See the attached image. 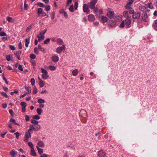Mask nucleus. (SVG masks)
Returning <instances> with one entry per match:
<instances>
[{
	"label": "nucleus",
	"mask_w": 157,
	"mask_h": 157,
	"mask_svg": "<svg viewBox=\"0 0 157 157\" xmlns=\"http://www.w3.org/2000/svg\"><path fill=\"white\" fill-rule=\"evenodd\" d=\"M52 59L53 62L56 63L59 61V57L58 56H54L52 57Z\"/></svg>",
	"instance_id": "ddd939ff"
},
{
	"label": "nucleus",
	"mask_w": 157,
	"mask_h": 157,
	"mask_svg": "<svg viewBox=\"0 0 157 157\" xmlns=\"http://www.w3.org/2000/svg\"><path fill=\"white\" fill-rule=\"evenodd\" d=\"M31 129H29L28 130L27 132H26L25 134V141L26 142L28 141V139L31 137Z\"/></svg>",
	"instance_id": "7ed1b4c3"
},
{
	"label": "nucleus",
	"mask_w": 157,
	"mask_h": 157,
	"mask_svg": "<svg viewBox=\"0 0 157 157\" xmlns=\"http://www.w3.org/2000/svg\"><path fill=\"white\" fill-rule=\"evenodd\" d=\"M30 36H29L28 38H26L25 40V45L26 47H28L29 46V44L30 42Z\"/></svg>",
	"instance_id": "dca6fc26"
},
{
	"label": "nucleus",
	"mask_w": 157,
	"mask_h": 157,
	"mask_svg": "<svg viewBox=\"0 0 157 157\" xmlns=\"http://www.w3.org/2000/svg\"><path fill=\"white\" fill-rule=\"evenodd\" d=\"M95 19L94 16L92 14H90L88 15V20L90 21H93Z\"/></svg>",
	"instance_id": "4468645a"
},
{
	"label": "nucleus",
	"mask_w": 157,
	"mask_h": 157,
	"mask_svg": "<svg viewBox=\"0 0 157 157\" xmlns=\"http://www.w3.org/2000/svg\"><path fill=\"white\" fill-rule=\"evenodd\" d=\"M108 12L107 13V16L109 17L110 18H112L114 15V12L111 10L109 8L108 9Z\"/></svg>",
	"instance_id": "6e6552de"
},
{
	"label": "nucleus",
	"mask_w": 157,
	"mask_h": 157,
	"mask_svg": "<svg viewBox=\"0 0 157 157\" xmlns=\"http://www.w3.org/2000/svg\"><path fill=\"white\" fill-rule=\"evenodd\" d=\"M10 122H12L13 123H14L15 124L19 126V124L16 122V121L13 118H12L10 120Z\"/></svg>",
	"instance_id": "473e14b6"
},
{
	"label": "nucleus",
	"mask_w": 157,
	"mask_h": 157,
	"mask_svg": "<svg viewBox=\"0 0 157 157\" xmlns=\"http://www.w3.org/2000/svg\"><path fill=\"white\" fill-rule=\"evenodd\" d=\"M131 4L128 3L125 6V8L127 9H130L131 8Z\"/></svg>",
	"instance_id": "37998d69"
},
{
	"label": "nucleus",
	"mask_w": 157,
	"mask_h": 157,
	"mask_svg": "<svg viewBox=\"0 0 157 157\" xmlns=\"http://www.w3.org/2000/svg\"><path fill=\"white\" fill-rule=\"evenodd\" d=\"M37 37L38 38L39 42H41V41L44 39L45 37L44 35L40 36V35H38L37 36Z\"/></svg>",
	"instance_id": "a211bd4d"
},
{
	"label": "nucleus",
	"mask_w": 157,
	"mask_h": 157,
	"mask_svg": "<svg viewBox=\"0 0 157 157\" xmlns=\"http://www.w3.org/2000/svg\"><path fill=\"white\" fill-rule=\"evenodd\" d=\"M148 7L151 9L153 8V6L152 5V3H150L148 4Z\"/></svg>",
	"instance_id": "bf43d9fd"
},
{
	"label": "nucleus",
	"mask_w": 157,
	"mask_h": 157,
	"mask_svg": "<svg viewBox=\"0 0 157 157\" xmlns=\"http://www.w3.org/2000/svg\"><path fill=\"white\" fill-rule=\"evenodd\" d=\"M95 135L96 136H97L98 135V139L99 140L101 139V137H100V136H101V135L100 132H98V133L97 134H95Z\"/></svg>",
	"instance_id": "6e6d98bb"
},
{
	"label": "nucleus",
	"mask_w": 157,
	"mask_h": 157,
	"mask_svg": "<svg viewBox=\"0 0 157 157\" xmlns=\"http://www.w3.org/2000/svg\"><path fill=\"white\" fill-rule=\"evenodd\" d=\"M106 155L105 152L103 150H100L98 152V155L99 157H105Z\"/></svg>",
	"instance_id": "f8f14e48"
},
{
	"label": "nucleus",
	"mask_w": 157,
	"mask_h": 157,
	"mask_svg": "<svg viewBox=\"0 0 157 157\" xmlns=\"http://www.w3.org/2000/svg\"><path fill=\"white\" fill-rule=\"evenodd\" d=\"M139 8L140 10L143 12H146L148 10L147 9L143 6H140L139 7Z\"/></svg>",
	"instance_id": "aec40b11"
},
{
	"label": "nucleus",
	"mask_w": 157,
	"mask_h": 157,
	"mask_svg": "<svg viewBox=\"0 0 157 157\" xmlns=\"http://www.w3.org/2000/svg\"><path fill=\"white\" fill-rule=\"evenodd\" d=\"M115 21H119L121 20V16L119 15L116 16L114 17Z\"/></svg>",
	"instance_id": "a878e982"
},
{
	"label": "nucleus",
	"mask_w": 157,
	"mask_h": 157,
	"mask_svg": "<svg viewBox=\"0 0 157 157\" xmlns=\"http://www.w3.org/2000/svg\"><path fill=\"white\" fill-rule=\"evenodd\" d=\"M42 111V109L40 108H38L37 109V112L39 115H41Z\"/></svg>",
	"instance_id": "c756f323"
},
{
	"label": "nucleus",
	"mask_w": 157,
	"mask_h": 157,
	"mask_svg": "<svg viewBox=\"0 0 157 157\" xmlns=\"http://www.w3.org/2000/svg\"><path fill=\"white\" fill-rule=\"evenodd\" d=\"M30 57L31 59H34L36 58V56L34 54H31L30 55Z\"/></svg>",
	"instance_id": "de8ad7c7"
},
{
	"label": "nucleus",
	"mask_w": 157,
	"mask_h": 157,
	"mask_svg": "<svg viewBox=\"0 0 157 157\" xmlns=\"http://www.w3.org/2000/svg\"><path fill=\"white\" fill-rule=\"evenodd\" d=\"M78 3L75 2V10H77L78 7Z\"/></svg>",
	"instance_id": "052dcab7"
},
{
	"label": "nucleus",
	"mask_w": 157,
	"mask_h": 157,
	"mask_svg": "<svg viewBox=\"0 0 157 157\" xmlns=\"http://www.w3.org/2000/svg\"><path fill=\"white\" fill-rule=\"evenodd\" d=\"M42 72L43 73L42 75V77L44 79H46L48 77V72L45 69L42 68H41Z\"/></svg>",
	"instance_id": "20e7f679"
},
{
	"label": "nucleus",
	"mask_w": 157,
	"mask_h": 157,
	"mask_svg": "<svg viewBox=\"0 0 157 157\" xmlns=\"http://www.w3.org/2000/svg\"><path fill=\"white\" fill-rule=\"evenodd\" d=\"M28 145L29 147H30L31 148H33V144L32 143H31V142H29L28 143Z\"/></svg>",
	"instance_id": "4d7b16f0"
},
{
	"label": "nucleus",
	"mask_w": 157,
	"mask_h": 157,
	"mask_svg": "<svg viewBox=\"0 0 157 157\" xmlns=\"http://www.w3.org/2000/svg\"><path fill=\"white\" fill-rule=\"evenodd\" d=\"M31 82L32 86H33L35 84V80L34 78H31Z\"/></svg>",
	"instance_id": "5fc2aeb1"
},
{
	"label": "nucleus",
	"mask_w": 157,
	"mask_h": 157,
	"mask_svg": "<svg viewBox=\"0 0 157 157\" xmlns=\"http://www.w3.org/2000/svg\"><path fill=\"white\" fill-rule=\"evenodd\" d=\"M83 11L84 12L86 13L87 14L90 13V11L87 4H85L83 6Z\"/></svg>",
	"instance_id": "9d476101"
},
{
	"label": "nucleus",
	"mask_w": 157,
	"mask_h": 157,
	"mask_svg": "<svg viewBox=\"0 0 157 157\" xmlns=\"http://www.w3.org/2000/svg\"><path fill=\"white\" fill-rule=\"evenodd\" d=\"M36 148L40 154L41 155L43 153V149L39 148L38 146H36Z\"/></svg>",
	"instance_id": "bb28decb"
},
{
	"label": "nucleus",
	"mask_w": 157,
	"mask_h": 157,
	"mask_svg": "<svg viewBox=\"0 0 157 157\" xmlns=\"http://www.w3.org/2000/svg\"><path fill=\"white\" fill-rule=\"evenodd\" d=\"M38 47L39 49L42 52H44L45 51V49L42 47L41 46L40 44H39L38 45Z\"/></svg>",
	"instance_id": "7c9ffc66"
},
{
	"label": "nucleus",
	"mask_w": 157,
	"mask_h": 157,
	"mask_svg": "<svg viewBox=\"0 0 157 157\" xmlns=\"http://www.w3.org/2000/svg\"><path fill=\"white\" fill-rule=\"evenodd\" d=\"M45 7L46 10L47 11H49L50 10L51 7H50V6H46Z\"/></svg>",
	"instance_id": "13d9d810"
},
{
	"label": "nucleus",
	"mask_w": 157,
	"mask_h": 157,
	"mask_svg": "<svg viewBox=\"0 0 157 157\" xmlns=\"http://www.w3.org/2000/svg\"><path fill=\"white\" fill-rule=\"evenodd\" d=\"M18 47L20 49H21L22 48V44H21V41L19 43V44Z\"/></svg>",
	"instance_id": "338daca9"
},
{
	"label": "nucleus",
	"mask_w": 157,
	"mask_h": 157,
	"mask_svg": "<svg viewBox=\"0 0 157 157\" xmlns=\"http://www.w3.org/2000/svg\"><path fill=\"white\" fill-rule=\"evenodd\" d=\"M20 105L21 106H22V107H26V103L24 102H21Z\"/></svg>",
	"instance_id": "c03bdc74"
},
{
	"label": "nucleus",
	"mask_w": 157,
	"mask_h": 157,
	"mask_svg": "<svg viewBox=\"0 0 157 157\" xmlns=\"http://www.w3.org/2000/svg\"><path fill=\"white\" fill-rule=\"evenodd\" d=\"M12 55H7L6 57V58L8 61H10L11 60V58H12Z\"/></svg>",
	"instance_id": "cd10ccee"
},
{
	"label": "nucleus",
	"mask_w": 157,
	"mask_h": 157,
	"mask_svg": "<svg viewBox=\"0 0 157 157\" xmlns=\"http://www.w3.org/2000/svg\"><path fill=\"white\" fill-rule=\"evenodd\" d=\"M49 69L52 71H54L56 69V67L52 65L50 66L49 67Z\"/></svg>",
	"instance_id": "c9c22d12"
},
{
	"label": "nucleus",
	"mask_w": 157,
	"mask_h": 157,
	"mask_svg": "<svg viewBox=\"0 0 157 157\" xmlns=\"http://www.w3.org/2000/svg\"><path fill=\"white\" fill-rule=\"evenodd\" d=\"M10 49L12 50H15V48L14 46L12 45H11L10 46Z\"/></svg>",
	"instance_id": "0e129e2a"
},
{
	"label": "nucleus",
	"mask_w": 157,
	"mask_h": 157,
	"mask_svg": "<svg viewBox=\"0 0 157 157\" xmlns=\"http://www.w3.org/2000/svg\"><path fill=\"white\" fill-rule=\"evenodd\" d=\"M33 118L34 119L39 120L40 118V117L37 115H36L34 116H33Z\"/></svg>",
	"instance_id": "f704fd0d"
},
{
	"label": "nucleus",
	"mask_w": 157,
	"mask_h": 157,
	"mask_svg": "<svg viewBox=\"0 0 157 157\" xmlns=\"http://www.w3.org/2000/svg\"><path fill=\"white\" fill-rule=\"evenodd\" d=\"M18 69L21 71H23V69L22 67V66L21 65H19L18 66Z\"/></svg>",
	"instance_id": "e2e57ef3"
},
{
	"label": "nucleus",
	"mask_w": 157,
	"mask_h": 157,
	"mask_svg": "<svg viewBox=\"0 0 157 157\" xmlns=\"http://www.w3.org/2000/svg\"><path fill=\"white\" fill-rule=\"evenodd\" d=\"M63 14H64V17L66 18H68V15L67 14V13L66 12H64V13H63Z\"/></svg>",
	"instance_id": "774afa93"
},
{
	"label": "nucleus",
	"mask_w": 157,
	"mask_h": 157,
	"mask_svg": "<svg viewBox=\"0 0 157 157\" xmlns=\"http://www.w3.org/2000/svg\"><path fill=\"white\" fill-rule=\"evenodd\" d=\"M31 122L32 123L34 124H38V121H36L35 119H33L31 120Z\"/></svg>",
	"instance_id": "c85d7f7f"
},
{
	"label": "nucleus",
	"mask_w": 157,
	"mask_h": 157,
	"mask_svg": "<svg viewBox=\"0 0 157 157\" xmlns=\"http://www.w3.org/2000/svg\"><path fill=\"white\" fill-rule=\"evenodd\" d=\"M31 155L33 156H36V154L35 151L34 149V148H32L31 150Z\"/></svg>",
	"instance_id": "b1692460"
},
{
	"label": "nucleus",
	"mask_w": 157,
	"mask_h": 157,
	"mask_svg": "<svg viewBox=\"0 0 157 157\" xmlns=\"http://www.w3.org/2000/svg\"><path fill=\"white\" fill-rule=\"evenodd\" d=\"M66 49V47L64 45H63L61 47H59L56 48V52L58 54L60 53L62 51L65 50Z\"/></svg>",
	"instance_id": "39448f33"
},
{
	"label": "nucleus",
	"mask_w": 157,
	"mask_h": 157,
	"mask_svg": "<svg viewBox=\"0 0 157 157\" xmlns=\"http://www.w3.org/2000/svg\"><path fill=\"white\" fill-rule=\"evenodd\" d=\"M142 20L146 22H148L149 20V18L147 13H146L144 12L142 14Z\"/></svg>",
	"instance_id": "f03ea898"
},
{
	"label": "nucleus",
	"mask_w": 157,
	"mask_h": 157,
	"mask_svg": "<svg viewBox=\"0 0 157 157\" xmlns=\"http://www.w3.org/2000/svg\"><path fill=\"white\" fill-rule=\"evenodd\" d=\"M97 0H92L89 4L90 8L91 9H94L95 8V5L97 3Z\"/></svg>",
	"instance_id": "0eeeda50"
},
{
	"label": "nucleus",
	"mask_w": 157,
	"mask_h": 157,
	"mask_svg": "<svg viewBox=\"0 0 157 157\" xmlns=\"http://www.w3.org/2000/svg\"><path fill=\"white\" fill-rule=\"evenodd\" d=\"M50 41V39L49 38H47L44 41V44H48L49 43Z\"/></svg>",
	"instance_id": "72a5a7b5"
},
{
	"label": "nucleus",
	"mask_w": 157,
	"mask_h": 157,
	"mask_svg": "<svg viewBox=\"0 0 157 157\" xmlns=\"http://www.w3.org/2000/svg\"><path fill=\"white\" fill-rule=\"evenodd\" d=\"M14 134L15 135L16 137L18 139L19 136V133L18 132H17L15 133Z\"/></svg>",
	"instance_id": "680f3d73"
},
{
	"label": "nucleus",
	"mask_w": 157,
	"mask_h": 157,
	"mask_svg": "<svg viewBox=\"0 0 157 157\" xmlns=\"http://www.w3.org/2000/svg\"><path fill=\"white\" fill-rule=\"evenodd\" d=\"M10 154L11 155L12 157H14L15 155L16 154V152L14 151H12L10 152Z\"/></svg>",
	"instance_id": "4c0bfd02"
},
{
	"label": "nucleus",
	"mask_w": 157,
	"mask_h": 157,
	"mask_svg": "<svg viewBox=\"0 0 157 157\" xmlns=\"http://www.w3.org/2000/svg\"><path fill=\"white\" fill-rule=\"evenodd\" d=\"M101 20L103 23H105L108 21V18L105 16H102L101 17Z\"/></svg>",
	"instance_id": "f3484780"
},
{
	"label": "nucleus",
	"mask_w": 157,
	"mask_h": 157,
	"mask_svg": "<svg viewBox=\"0 0 157 157\" xmlns=\"http://www.w3.org/2000/svg\"><path fill=\"white\" fill-rule=\"evenodd\" d=\"M78 72V70L77 69H76L73 71L72 74L74 76H76L77 75Z\"/></svg>",
	"instance_id": "393cba45"
},
{
	"label": "nucleus",
	"mask_w": 157,
	"mask_h": 157,
	"mask_svg": "<svg viewBox=\"0 0 157 157\" xmlns=\"http://www.w3.org/2000/svg\"><path fill=\"white\" fill-rule=\"evenodd\" d=\"M37 13L38 14L37 17H38L43 13H45V12L43 11V9L41 8H39L37 11Z\"/></svg>",
	"instance_id": "9b49d317"
},
{
	"label": "nucleus",
	"mask_w": 157,
	"mask_h": 157,
	"mask_svg": "<svg viewBox=\"0 0 157 157\" xmlns=\"http://www.w3.org/2000/svg\"><path fill=\"white\" fill-rule=\"evenodd\" d=\"M36 4L40 7L43 8L45 7L44 5L41 2H38Z\"/></svg>",
	"instance_id": "e433bc0d"
},
{
	"label": "nucleus",
	"mask_w": 157,
	"mask_h": 157,
	"mask_svg": "<svg viewBox=\"0 0 157 157\" xmlns=\"http://www.w3.org/2000/svg\"><path fill=\"white\" fill-rule=\"evenodd\" d=\"M7 20L9 22H12L13 21V18L10 17H8L7 18Z\"/></svg>",
	"instance_id": "09e8293b"
},
{
	"label": "nucleus",
	"mask_w": 157,
	"mask_h": 157,
	"mask_svg": "<svg viewBox=\"0 0 157 157\" xmlns=\"http://www.w3.org/2000/svg\"><path fill=\"white\" fill-rule=\"evenodd\" d=\"M69 10L71 12H73L74 11V6L73 5H71L70 7L69 8Z\"/></svg>",
	"instance_id": "8fccbe9b"
},
{
	"label": "nucleus",
	"mask_w": 157,
	"mask_h": 157,
	"mask_svg": "<svg viewBox=\"0 0 157 157\" xmlns=\"http://www.w3.org/2000/svg\"><path fill=\"white\" fill-rule=\"evenodd\" d=\"M124 21H123L120 25V27L121 28H123L124 27L125 25Z\"/></svg>",
	"instance_id": "79ce46f5"
},
{
	"label": "nucleus",
	"mask_w": 157,
	"mask_h": 157,
	"mask_svg": "<svg viewBox=\"0 0 157 157\" xmlns=\"http://www.w3.org/2000/svg\"><path fill=\"white\" fill-rule=\"evenodd\" d=\"M37 145L38 147H44V143L41 141H40L38 142Z\"/></svg>",
	"instance_id": "6ab92c4d"
},
{
	"label": "nucleus",
	"mask_w": 157,
	"mask_h": 157,
	"mask_svg": "<svg viewBox=\"0 0 157 157\" xmlns=\"http://www.w3.org/2000/svg\"><path fill=\"white\" fill-rule=\"evenodd\" d=\"M152 27L155 30L157 31V20L154 21L153 23Z\"/></svg>",
	"instance_id": "412c9836"
},
{
	"label": "nucleus",
	"mask_w": 157,
	"mask_h": 157,
	"mask_svg": "<svg viewBox=\"0 0 157 157\" xmlns=\"http://www.w3.org/2000/svg\"><path fill=\"white\" fill-rule=\"evenodd\" d=\"M34 52L36 54H38L39 52L38 51V48L37 47H35L34 49Z\"/></svg>",
	"instance_id": "3c124183"
},
{
	"label": "nucleus",
	"mask_w": 157,
	"mask_h": 157,
	"mask_svg": "<svg viewBox=\"0 0 157 157\" xmlns=\"http://www.w3.org/2000/svg\"><path fill=\"white\" fill-rule=\"evenodd\" d=\"M123 15L125 17H126L128 18H129V12L128 11H124L123 12Z\"/></svg>",
	"instance_id": "4be33fe9"
},
{
	"label": "nucleus",
	"mask_w": 157,
	"mask_h": 157,
	"mask_svg": "<svg viewBox=\"0 0 157 157\" xmlns=\"http://www.w3.org/2000/svg\"><path fill=\"white\" fill-rule=\"evenodd\" d=\"M25 89H26L27 90L28 92V93L29 94L31 92L32 89L30 87H25Z\"/></svg>",
	"instance_id": "a19ab883"
},
{
	"label": "nucleus",
	"mask_w": 157,
	"mask_h": 157,
	"mask_svg": "<svg viewBox=\"0 0 157 157\" xmlns=\"http://www.w3.org/2000/svg\"><path fill=\"white\" fill-rule=\"evenodd\" d=\"M37 102L39 104H43L45 102L44 100L41 98L38 99Z\"/></svg>",
	"instance_id": "2f4dec72"
},
{
	"label": "nucleus",
	"mask_w": 157,
	"mask_h": 157,
	"mask_svg": "<svg viewBox=\"0 0 157 157\" xmlns=\"http://www.w3.org/2000/svg\"><path fill=\"white\" fill-rule=\"evenodd\" d=\"M32 27V25H31L30 26H28L26 29V32H29L30 29H31V28Z\"/></svg>",
	"instance_id": "864d4df0"
},
{
	"label": "nucleus",
	"mask_w": 157,
	"mask_h": 157,
	"mask_svg": "<svg viewBox=\"0 0 157 157\" xmlns=\"http://www.w3.org/2000/svg\"><path fill=\"white\" fill-rule=\"evenodd\" d=\"M37 88L35 86H34L33 90V94H35L37 93Z\"/></svg>",
	"instance_id": "ea45409f"
},
{
	"label": "nucleus",
	"mask_w": 157,
	"mask_h": 157,
	"mask_svg": "<svg viewBox=\"0 0 157 157\" xmlns=\"http://www.w3.org/2000/svg\"><path fill=\"white\" fill-rule=\"evenodd\" d=\"M39 82V85H40V86L41 87H43L44 86V83L43 80H41V81H40Z\"/></svg>",
	"instance_id": "58836bf2"
},
{
	"label": "nucleus",
	"mask_w": 157,
	"mask_h": 157,
	"mask_svg": "<svg viewBox=\"0 0 157 157\" xmlns=\"http://www.w3.org/2000/svg\"><path fill=\"white\" fill-rule=\"evenodd\" d=\"M125 24L126 26H129L131 24L132 20L130 19L127 18L125 20Z\"/></svg>",
	"instance_id": "2eb2a0df"
},
{
	"label": "nucleus",
	"mask_w": 157,
	"mask_h": 157,
	"mask_svg": "<svg viewBox=\"0 0 157 157\" xmlns=\"http://www.w3.org/2000/svg\"><path fill=\"white\" fill-rule=\"evenodd\" d=\"M25 117H26L25 120H26V121H29L30 120V118H29V116L27 115H25Z\"/></svg>",
	"instance_id": "69168bd1"
},
{
	"label": "nucleus",
	"mask_w": 157,
	"mask_h": 157,
	"mask_svg": "<svg viewBox=\"0 0 157 157\" xmlns=\"http://www.w3.org/2000/svg\"><path fill=\"white\" fill-rule=\"evenodd\" d=\"M1 94L2 96L6 97V98H8V95L6 93L4 92H2L1 93Z\"/></svg>",
	"instance_id": "a18cd8bd"
},
{
	"label": "nucleus",
	"mask_w": 157,
	"mask_h": 157,
	"mask_svg": "<svg viewBox=\"0 0 157 157\" xmlns=\"http://www.w3.org/2000/svg\"><path fill=\"white\" fill-rule=\"evenodd\" d=\"M116 25V23L114 21L110 20L108 24V26L109 28H112Z\"/></svg>",
	"instance_id": "1a4fd4ad"
},
{
	"label": "nucleus",
	"mask_w": 157,
	"mask_h": 157,
	"mask_svg": "<svg viewBox=\"0 0 157 157\" xmlns=\"http://www.w3.org/2000/svg\"><path fill=\"white\" fill-rule=\"evenodd\" d=\"M47 31L46 29H44L42 32H40L39 35H44V34L46 33Z\"/></svg>",
	"instance_id": "49530a36"
},
{
	"label": "nucleus",
	"mask_w": 157,
	"mask_h": 157,
	"mask_svg": "<svg viewBox=\"0 0 157 157\" xmlns=\"http://www.w3.org/2000/svg\"><path fill=\"white\" fill-rule=\"evenodd\" d=\"M141 13L139 12H135L132 16V18L134 19H138L140 18Z\"/></svg>",
	"instance_id": "423d86ee"
},
{
	"label": "nucleus",
	"mask_w": 157,
	"mask_h": 157,
	"mask_svg": "<svg viewBox=\"0 0 157 157\" xmlns=\"http://www.w3.org/2000/svg\"><path fill=\"white\" fill-rule=\"evenodd\" d=\"M29 127L30 129H31V131L33 130L38 131L40 129V125L38 124L30 125Z\"/></svg>",
	"instance_id": "f257e3e1"
},
{
	"label": "nucleus",
	"mask_w": 157,
	"mask_h": 157,
	"mask_svg": "<svg viewBox=\"0 0 157 157\" xmlns=\"http://www.w3.org/2000/svg\"><path fill=\"white\" fill-rule=\"evenodd\" d=\"M56 41L58 44L61 45H62L63 43V40L59 38H58L57 39Z\"/></svg>",
	"instance_id": "5701e85b"
},
{
	"label": "nucleus",
	"mask_w": 157,
	"mask_h": 157,
	"mask_svg": "<svg viewBox=\"0 0 157 157\" xmlns=\"http://www.w3.org/2000/svg\"><path fill=\"white\" fill-rule=\"evenodd\" d=\"M6 34L4 32H1L0 33V36H6Z\"/></svg>",
	"instance_id": "603ef678"
}]
</instances>
